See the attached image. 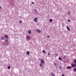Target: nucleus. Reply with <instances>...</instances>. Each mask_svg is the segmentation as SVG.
I'll return each instance as SVG.
<instances>
[{
	"mask_svg": "<svg viewBox=\"0 0 76 76\" xmlns=\"http://www.w3.org/2000/svg\"><path fill=\"white\" fill-rule=\"evenodd\" d=\"M40 62L42 63V64H44V63H45V61L42 59L41 60Z\"/></svg>",
	"mask_w": 76,
	"mask_h": 76,
	"instance_id": "3",
	"label": "nucleus"
},
{
	"mask_svg": "<svg viewBox=\"0 0 76 76\" xmlns=\"http://www.w3.org/2000/svg\"><path fill=\"white\" fill-rule=\"evenodd\" d=\"M34 20L35 22H38V18H35L34 19Z\"/></svg>",
	"mask_w": 76,
	"mask_h": 76,
	"instance_id": "2",
	"label": "nucleus"
},
{
	"mask_svg": "<svg viewBox=\"0 0 76 76\" xmlns=\"http://www.w3.org/2000/svg\"><path fill=\"white\" fill-rule=\"evenodd\" d=\"M59 68H60V69H61V66H59Z\"/></svg>",
	"mask_w": 76,
	"mask_h": 76,
	"instance_id": "28",
	"label": "nucleus"
},
{
	"mask_svg": "<svg viewBox=\"0 0 76 76\" xmlns=\"http://www.w3.org/2000/svg\"><path fill=\"white\" fill-rule=\"evenodd\" d=\"M54 65H55V66H56V65H57V64H56V63H54Z\"/></svg>",
	"mask_w": 76,
	"mask_h": 76,
	"instance_id": "24",
	"label": "nucleus"
},
{
	"mask_svg": "<svg viewBox=\"0 0 76 76\" xmlns=\"http://www.w3.org/2000/svg\"><path fill=\"white\" fill-rule=\"evenodd\" d=\"M28 33L29 34H31V30H29L28 31Z\"/></svg>",
	"mask_w": 76,
	"mask_h": 76,
	"instance_id": "10",
	"label": "nucleus"
},
{
	"mask_svg": "<svg viewBox=\"0 0 76 76\" xmlns=\"http://www.w3.org/2000/svg\"><path fill=\"white\" fill-rule=\"evenodd\" d=\"M48 55L49 56H50V53H48Z\"/></svg>",
	"mask_w": 76,
	"mask_h": 76,
	"instance_id": "31",
	"label": "nucleus"
},
{
	"mask_svg": "<svg viewBox=\"0 0 76 76\" xmlns=\"http://www.w3.org/2000/svg\"><path fill=\"white\" fill-rule=\"evenodd\" d=\"M67 69H72V67L71 66H68L67 67Z\"/></svg>",
	"mask_w": 76,
	"mask_h": 76,
	"instance_id": "9",
	"label": "nucleus"
},
{
	"mask_svg": "<svg viewBox=\"0 0 76 76\" xmlns=\"http://www.w3.org/2000/svg\"><path fill=\"white\" fill-rule=\"evenodd\" d=\"M26 38L27 41H29V40H30V36H28L26 37Z\"/></svg>",
	"mask_w": 76,
	"mask_h": 76,
	"instance_id": "1",
	"label": "nucleus"
},
{
	"mask_svg": "<svg viewBox=\"0 0 76 76\" xmlns=\"http://www.w3.org/2000/svg\"><path fill=\"white\" fill-rule=\"evenodd\" d=\"M51 75L52 76H55V75H54V74L53 73H51Z\"/></svg>",
	"mask_w": 76,
	"mask_h": 76,
	"instance_id": "14",
	"label": "nucleus"
},
{
	"mask_svg": "<svg viewBox=\"0 0 76 76\" xmlns=\"http://www.w3.org/2000/svg\"><path fill=\"white\" fill-rule=\"evenodd\" d=\"M71 66H72V67H76V64H72L71 65Z\"/></svg>",
	"mask_w": 76,
	"mask_h": 76,
	"instance_id": "4",
	"label": "nucleus"
},
{
	"mask_svg": "<svg viewBox=\"0 0 76 76\" xmlns=\"http://www.w3.org/2000/svg\"><path fill=\"white\" fill-rule=\"evenodd\" d=\"M42 63H40V67H42Z\"/></svg>",
	"mask_w": 76,
	"mask_h": 76,
	"instance_id": "15",
	"label": "nucleus"
},
{
	"mask_svg": "<svg viewBox=\"0 0 76 76\" xmlns=\"http://www.w3.org/2000/svg\"><path fill=\"white\" fill-rule=\"evenodd\" d=\"M20 23H22V21L20 20Z\"/></svg>",
	"mask_w": 76,
	"mask_h": 76,
	"instance_id": "23",
	"label": "nucleus"
},
{
	"mask_svg": "<svg viewBox=\"0 0 76 76\" xmlns=\"http://www.w3.org/2000/svg\"><path fill=\"white\" fill-rule=\"evenodd\" d=\"M56 56H58V54H56Z\"/></svg>",
	"mask_w": 76,
	"mask_h": 76,
	"instance_id": "34",
	"label": "nucleus"
},
{
	"mask_svg": "<svg viewBox=\"0 0 76 76\" xmlns=\"http://www.w3.org/2000/svg\"><path fill=\"white\" fill-rule=\"evenodd\" d=\"M73 71L74 72H76V68H75L74 69Z\"/></svg>",
	"mask_w": 76,
	"mask_h": 76,
	"instance_id": "17",
	"label": "nucleus"
},
{
	"mask_svg": "<svg viewBox=\"0 0 76 76\" xmlns=\"http://www.w3.org/2000/svg\"><path fill=\"white\" fill-rule=\"evenodd\" d=\"M34 11H35V12H37V10H34Z\"/></svg>",
	"mask_w": 76,
	"mask_h": 76,
	"instance_id": "26",
	"label": "nucleus"
},
{
	"mask_svg": "<svg viewBox=\"0 0 76 76\" xmlns=\"http://www.w3.org/2000/svg\"><path fill=\"white\" fill-rule=\"evenodd\" d=\"M66 27H67V30H68L69 31H70V29L69 28V26H67Z\"/></svg>",
	"mask_w": 76,
	"mask_h": 76,
	"instance_id": "6",
	"label": "nucleus"
},
{
	"mask_svg": "<svg viewBox=\"0 0 76 76\" xmlns=\"http://www.w3.org/2000/svg\"><path fill=\"white\" fill-rule=\"evenodd\" d=\"M7 68L8 69H10V66H9L7 67Z\"/></svg>",
	"mask_w": 76,
	"mask_h": 76,
	"instance_id": "21",
	"label": "nucleus"
},
{
	"mask_svg": "<svg viewBox=\"0 0 76 76\" xmlns=\"http://www.w3.org/2000/svg\"><path fill=\"white\" fill-rule=\"evenodd\" d=\"M49 21L50 23H51L52 22V21H53V19H50L49 20Z\"/></svg>",
	"mask_w": 76,
	"mask_h": 76,
	"instance_id": "11",
	"label": "nucleus"
},
{
	"mask_svg": "<svg viewBox=\"0 0 76 76\" xmlns=\"http://www.w3.org/2000/svg\"><path fill=\"white\" fill-rule=\"evenodd\" d=\"M37 32H39V33H40V32H41V30L38 29H37Z\"/></svg>",
	"mask_w": 76,
	"mask_h": 76,
	"instance_id": "7",
	"label": "nucleus"
},
{
	"mask_svg": "<svg viewBox=\"0 0 76 76\" xmlns=\"http://www.w3.org/2000/svg\"><path fill=\"white\" fill-rule=\"evenodd\" d=\"M30 54V52L29 51H27L26 52V54L28 56H29V54Z\"/></svg>",
	"mask_w": 76,
	"mask_h": 76,
	"instance_id": "5",
	"label": "nucleus"
},
{
	"mask_svg": "<svg viewBox=\"0 0 76 76\" xmlns=\"http://www.w3.org/2000/svg\"><path fill=\"white\" fill-rule=\"evenodd\" d=\"M64 58H66V56H64Z\"/></svg>",
	"mask_w": 76,
	"mask_h": 76,
	"instance_id": "27",
	"label": "nucleus"
},
{
	"mask_svg": "<svg viewBox=\"0 0 76 76\" xmlns=\"http://www.w3.org/2000/svg\"><path fill=\"white\" fill-rule=\"evenodd\" d=\"M62 76H64V75L62 74Z\"/></svg>",
	"mask_w": 76,
	"mask_h": 76,
	"instance_id": "30",
	"label": "nucleus"
},
{
	"mask_svg": "<svg viewBox=\"0 0 76 76\" xmlns=\"http://www.w3.org/2000/svg\"><path fill=\"white\" fill-rule=\"evenodd\" d=\"M6 42H9V40L7 39H6L5 40Z\"/></svg>",
	"mask_w": 76,
	"mask_h": 76,
	"instance_id": "16",
	"label": "nucleus"
},
{
	"mask_svg": "<svg viewBox=\"0 0 76 76\" xmlns=\"http://www.w3.org/2000/svg\"><path fill=\"white\" fill-rule=\"evenodd\" d=\"M42 52L43 53H44L45 54L46 53V51L44 50H42Z\"/></svg>",
	"mask_w": 76,
	"mask_h": 76,
	"instance_id": "12",
	"label": "nucleus"
},
{
	"mask_svg": "<svg viewBox=\"0 0 76 76\" xmlns=\"http://www.w3.org/2000/svg\"><path fill=\"white\" fill-rule=\"evenodd\" d=\"M3 45H4V44H3Z\"/></svg>",
	"mask_w": 76,
	"mask_h": 76,
	"instance_id": "35",
	"label": "nucleus"
},
{
	"mask_svg": "<svg viewBox=\"0 0 76 76\" xmlns=\"http://www.w3.org/2000/svg\"><path fill=\"white\" fill-rule=\"evenodd\" d=\"M67 21L68 22H70L71 20H68Z\"/></svg>",
	"mask_w": 76,
	"mask_h": 76,
	"instance_id": "22",
	"label": "nucleus"
},
{
	"mask_svg": "<svg viewBox=\"0 0 76 76\" xmlns=\"http://www.w3.org/2000/svg\"><path fill=\"white\" fill-rule=\"evenodd\" d=\"M0 9H2V8L0 6Z\"/></svg>",
	"mask_w": 76,
	"mask_h": 76,
	"instance_id": "33",
	"label": "nucleus"
},
{
	"mask_svg": "<svg viewBox=\"0 0 76 76\" xmlns=\"http://www.w3.org/2000/svg\"><path fill=\"white\" fill-rule=\"evenodd\" d=\"M58 59L59 60H62V59L61 58H60V57H59L58 58Z\"/></svg>",
	"mask_w": 76,
	"mask_h": 76,
	"instance_id": "18",
	"label": "nucleus"
},
{
	"mask_svg": "<svg viewBox=\"0 0 76 76\" xmlns=\"http://www.w3.org/2000/svg\"><path fill=\"white\" fill-rule=\"evenodd\" d=\"M71 14V12H68V15H70Z\"/></svg>",
	"mask_w": 76,
	"mask_h": 76,
	"instance_id": "13",
	"label": "nucleus"
},
{
	"mask_svg": "<svg viewBox=\"0 0 76 76\" xmlns=\"http://www.w3.org/2000/svg\"><path fill=\"white\" fill-rule=\"evenodd\" d=\"M8 44H9L8 43H6V44H5V45H7Z\"/></svg>",
	"mask_w": 76,
	"mask_h": 76,
	"instance_id": "25",
	"label": "nucleus"
},
{
	"mask_svg": "<svg viewBox=\"0 0 76 76\" xmlns=\"http://www.w3.org/2000/svg\"><path fill=\"white\" fill-rule=\"evenodd\" d=\"M48 38H50V36H48Z\"/></svg>",
	"mask_w": 76,
	"mask_h": 76,
	"instance_id": "29",
	"label": "nucleus"
},
{
	"mask_svg": "<svg viewBox=\"0 0 76 76\" xmlns=\"http://www.w3.org/2000/svg\"><path fill=\"white\" fill-rule=\"evenodd\" d=\"M1 39H2L3 40H4V37H2L1 38Z\"/></svg>",
	"mask_w": 76,
	"mask_h": 76,
	"instance_id": "19",
	"label": "nucleus"
},
{
	"mask_svg": "<svg viewBox=\"0 0 76 76\" xmlns=\"http://www.w3.org/2000/svg\"><path fill=\"white\" fill-rule=\"evenodd\" d=\"M74 62L76 64V59H74Z\"/></svg>",
	"mask_w": 76,
	"mask_h": 76,
	"instance_id": "20",
	"label": "nucleus"
},
{
	"mask_svg": "<svg viewBox=\"0 0 76 76\" xmlns=\"http://www.w3.org/2000/svg\"><path fill=\"white\" fill-rule=\"evenodd\" d=\"M32 4H34V2H32Z\"/></svg>",
	"mask_w": 76,
	"mask_h": 76,
	"instance_id": "32",
	"label": "nucleus"
},
{
	"mask_svg": "<svg viewBox=\"0 0 76 76\" xmlns=\"http://www.w3.org/2000/svg\"><path fill=\"white\" fill-rule=\"evenodd\" d=\"M4 37L5 38H9V36H8L7 35H5Z\"/></svg>",
	"mask_w": 76,
	"mask_h": 76,
	"instance_id": "8",
	"label": "nucleus"
}]
</instances>
